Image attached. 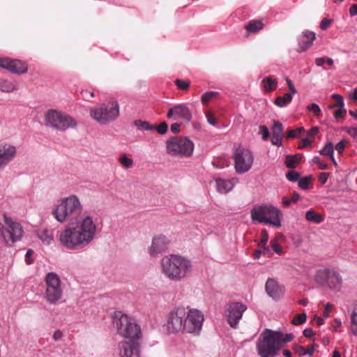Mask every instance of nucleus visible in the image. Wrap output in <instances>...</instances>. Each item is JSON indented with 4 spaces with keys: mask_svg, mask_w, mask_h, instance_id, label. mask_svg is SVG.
<instances>
[{
    "mask_svg": "<svg viewBox=\"0 0 357 357\" xmlns=\"http://www.w3.org/2000/svg\"><path fill=\"white\" fill-rule=\"evenodd\" d=\"M83 206L76 195L60 200L52 211L54 218L60 223L69 220L68 224L60 231L59 242L69 250H79L89 246L96 238L98 224L89 214L79 216Z\"/></svg>",
    "mask_w": 357,
    "mask_h": 357,
    "instance_id": "1",
    "label": "nucleus"
},
{
    "mask_svg": "<svg viewBox=\"0 0 357 357\" xmlns=\"http://www.w3.org/2000/svg\"><path fill=\"white\" fill-rule=\"evenodd\" d=\"M294 338L292 333L284 334L280 331L265 329L257 342V354L261 357H275L283 344L291 342Z\"/></svg>",
    "mask_w": 357,
    "mask_h": 357,
    "instance_id": "2",
    "label": "nucleus"
},
{
    "mask_svg": "<svg viewBox=\"0 0 357 357\" xmlns=\"http://www.w3.org/2000/svg\"><path fill=\"white\" fill-rule=\"evenodd\" d=\"M161 273L171 281L179 282L192 272V264L188 257L180 255H169L160 261Z\"/></svg>",
    "mask_w": 357,
    "mask_h": 357,
    "instance_id": "3",
    "label": "nucleus"
},
{
    "mask_svg": "<svg viewBox=\"0 0 357 357\" xmlns=\"http://www.w3.org/2000/svg\"><path fill=\"white\" fill-rule=\"evenodd\" d=\"M251 218L253 221L270 225L275 227L281 226V211L271 204H261L255 206L250 211Z\"/></svg>",
    "mask_w": 357,
    "mask_h": 357,
    "instance_id": "4",
    "label": "nucleus"
},
{
    "mask_svg": "<svg viewBox=\"0 0 357 357\" xmlns=\"http://www.w3.org/2000/svg\"><path fill=\"white\" fill-rule=\"evenodd\" d=\"M114 318L120 335L130 341H137L141 337L140 327L132 318L121 312H115Z\"/></svg>",
    "mask_w": 357,
    "mask_h": 357,
    "instance_id": "5",
    "label": "nucleus"
},
{
    "mask_svg": "<svg viewBox=\"0 0 357 357\" xmlns=\"http://www.w3.org/2000/svg\"><path fill=\"white\" fill-rule=\"evenodd\" d=\"M90 116L101 125H107L115 121L119 116V105L115 100L102 103L90 109Z\"/></svg>",
    "mask_w": 357,
    "mask_h": 357,
    "instance_id": "6",
    "label": "nucleus"
},
{
    "mask_svg": "<svg viewBox=\"0 0 357 357\" xmlns=\"http://www.w3.org/2000/svg\"><path fill=\"white\" fill-rule=\"evenodd\" d=\"M45 124L59 131H66L77 126V122L72 116L56 109H49L46 112Z\"/></svg>",
    "mask_w": 357,
    "mask_h": 357,
    "instance_id": "7",
    "label": "nucleus"
},
{
    "mask_svg": "<svg viewBox=\"0 0 357 357\" xmlns=\"http://www.w3.org/2000/svg\"><path fill=\"white\" fill-rule=\"evenodd\" d=\"M193 150V142L185 137H172L167 142V151L174 156L188 157Z\"/></svg>",
    "mask_w": 357,
    "mask_h": 357,
    "instance_id": "8",
    "label": "nucleus"
},
{
    "mask_svg": "<svg viewBox=\"0 0 357 357\" xmlns=\"http://www.w3.org/2000/svg\"><path fill=\"white\" fill-rule=\"evenodd\" d=\"M4 225L0 228L1 235L6 244L20 241L23 236V229L21 225L7 215H3Z\"/></svg>",
    "mask_w": 357,
    "mask_h": 357,
    "instance_id": "9",
    "label": "nucleus"
},
{
    "mask_svg": "<svg viewBox=\"0 0 357 357\" xmlns=\"http://www.w3.org/2000/svg\"><path fill=\"white\" fill-rule=\"evenodd\" d=\"M232 157L234 160V167L238 174H244L251 169L254 155L250 149L238 146L234 150Z\"/></svg>",
    "mask_w": 357,
    "mask_h": 357,
    "instance_id": "10",
    "label": "nucleus"
},
{
    "mask_svg": "<svg viewBox=\"0 0 357 357\" xmlns=\"http://www.w3.org/2000/svg\"><path fill=\"white\" fill-rule=\"evenodd\" d=\"M45 298L50 303H55L62 296L61 280L54 273H49L45 277Z\"/></svg>",
    "mask_w": 357,
    "mask_h": 357,
    "instance_id": "11",
    "label": "nucleus"
},
{
    "mask_svg": "<svg viewBox=\"0 0 357 357\" xmlns=\"http://www.w3.org/2000/svg\"><path fill=\"white\" fill-rule=\"evenodd\" d=\"M186 310L183 307L174 308L169 314L167 321V329L169 333H176L184 330V321Z\"/></svg>",
    "mask_w": 357,
    "mask_h": 357,
    "instance_id": "12",
    "label": "nucleus"
},
{
    "mask_svg": "<svg viewBox=\"0 0 357 357\" xmlns=\"http://www.w3.org/2000/svg\"><path fill=\"white\" fill-rule=\"evenodd\" d=\"M247 306L241 302H231L227 305L225 316L227 323L233 328H237Z\"/></svg>",
    "mask_w": 357,
    "mask_h": 357,
    "instance_id": "13",
    "label": "nucleus"
},
{
    "mask_svg": "<svg viewBox=\"0 0 357 357\" xmlns=\"http://www.w3.org/2000/svg\"><path fill=\"white\" fill-rule=\"evenodd\" d=\"M204 315L198 310H190L186 312L184 321V331L188 333H197L202 326Z\"/></svg>",
    "mask_w": 357,
    "mask_h": 357,
    "instance_id": "14",
    "label": "nucleus"
},
{
    "mask_svg": "<svg viewBox=\"0 0 357 357\" xmlns=\"http://www.w3.org/2000/svg\"><path fill=\"white\" fill-rule=\"evenodd\" d=\"M120 357H141L138 341H121L119 343Z\"/></svg>",
    "mask_w": 357,
    "mask_h": 357,
    "instance_id": "15",
    "label": "nucleus"
},
{
    "mask_svg": "<svg viewBox=\"0 0 357 357\" xmlns=\"http://www.w3.org/2000/svg\"><path fill=\"white\" fill-rule=\"evenodd\" d=\"M17 153L16 147L8 143L0 144V169L5 168L12 162Z\"/></svg>",
    "mask_w": 357,
    "mask_h": 357,
    "instance_id": "16",
    "label": "nucleus"
},
{
    "mask_svg": "<svg viewBox=\"0 0 357 357\" xmlns=\"http://www.w3.org/2000/svg\"><path fill=\"white\" fill-rule=\"evenodd\" d=\"M167 116L169 119L182 120L185 122H189L191 120L192 114L186 105L180 104L169 109Z\"/></svg>",
    "mask_w": 357,
    "mask_h": 357,
    "instance_id": "17",
    "label": "nucleus"
},
{
    "mask_svg": "<svg viewBox=\"0 0 357 357\" xmlns=\"http://www.w3.org/2000/svg\"><path fill=\"white\" fill-rule=\"evenodd\" d=\"M169 240L164 235H159L153 238L151 245L148 252L151 257H156L166 251L169 245Z\"/></svg>",
    "mask_w": 357,
    "mask_h": 357,
    "instance_id": "18",
    "label": "nucleus"
},
{
    "mask_svg": "<svg viewBox=\"0 0 357 357\" xmlns=\"http://www.w3.org/2000/svg\"><path fill=\"white\" fill-rule=\"evenodd\" d=\"M266 291L274 300L280 299L284 294V288L280 286L276 280L268 278L266 282Z\"/></svg>",
    "mask_w": 357,
    "mask_h": 357,
    "instance_id": "19",
    "label": "nucleus"
},
{
    "mask_svg": "<svg viewBox=\"0 0 357 357\" xmlns=\"http://www.w3.org/2000/svg\"><path fill=\"white\" fill-rule=\"evenodd\" d=\"M316 38L315 33L312 31L306 30L303 31L298 38V52H304L310 48Z\"/></svg>",
    "mask_w": 357,
    "mask_h": 357,
    "instance_id": "20",
    "label": "nucleus"
},
{
    "mask_svg": "<svg viewBox=\"0 0 357 357\" xmlns=\"http://www.w3.org/2000/svg\"><path fill=\"white\" fill-rule=\"evenodd\" d=\"M215 188L217 191L220 194H227L230 192L234 187L235 182L234 179L215 178Z\"/></svg>",
    "mask_w": 357,
    "mask_h": 357,
    "instance_id": "21",
    "label": "nucleus"
},
{
    "mask_svg": "<svg viewBox=\"0 0 357 357\" xmlns=\"http://www.w3.org/2000/svg\"><path fill=\"white\" fill-rule=\"evenodd\" d=\"M333 269L325 268L317 271L314 275V280L317 283L323 287H328L329 278Z\"/></svg>",
    "mask_w": 357,
    "mask_h": 357,
    "instance_id": "22",
    "label": "nucleus"
},
{
    "mask_svg": "<svg viewBox=\"0 0 357 357\" xmlns=\"http://www.w3.org/2000/svg\"><path fill=\"white\" fill-rule=\"evenodd\" d=\"M331 274V275L329 278L328 287L330 288L331 289L337 291L340 289L342 287V278L340 273L333 269Z\"/></svg>",
    "mask_w": 357,
    "mask_h": 357,
    "instance_id": "23",
    "label": "nucleus"
},
{
    "mask_svg": "<svg viewBox=\"0 0 357 357\" xmlns=\"http://www.w3.org/2000/svg\"><path fill=\"white\" fill-rule=\"evenodd\" d=\"M8 70L16 74H24L27 71V65L20 60L12 59Z\"/></svg>",
    "mask_w": 357,
    "mask_h": 357,
    "instance_id": "24",
    "label": "nucleus"
},
{
    "mask_svg": "<svg viewBox=\"0 0 357 357\" xmlns=\"http://www.w3.org/2000/svg\"><path fill=\"white\" fill-rule=\"evenodd\" d=\"M38 238L46 244H50L54 239V234L52 230L46 229H40L38 231Z\"/></svg>",
    "mask_w": 357,
    "mask_h": 357,
    "instance_id": "25",
    "label": "nucleus"
},
{
    "mask_svg": "<svg viewBox=\"0 0 357 357\" xmlns=\"http://www.w3.org/2000/svg\"><path fill=\"white\" fill-rule=\"evenodd\" d=\"M262 84L264 91H272L276 89L278 81L276 79H273L272 77L268 76L262 79Z\"/></svg>",
    "mask_w": 357,
    "mask_h": 357,
    "instance_id": "26",
    "label": "nucleus"
},
{
    "mask_svg": "<svg viewBox=\"0 0 357 357\" xmlns=\"http://www.w3.org/2000/svg\"><path fill=\"white\" fill-rule=\"evenodd\" d=\"M293 349L294 352L299 356H312L314 351V346L310 345L305 348L303 346L296 344L294 346Z\"/></svg>",
    "mask_w": 357,
    "mask_h": 357,
    "instance_id": "27",
    "label": "nucleus"
},
{
    "mask_svg": "<svg viewBox=\"0 0 357 357\" xmlns=\"http://www.w3.org/2000/svg\"><path fill=\"white\" fill-rule=\"evenodd\" d=\"M17 89L16 84L0 78V91L10 93Z\"/></svg>",
    "mask_w": 357,
    "mask_h": 357,
    "instance_id": "28",
    "label": "nucleus"
},
{
    "mask_svg": "<svg viewBox=\"0 0 357 357\" xmlns=\"http://www.w3.org/2000/svg\"><path fill=\"white\" fill-rule=\"evenodd\" d=\"M293 96L292 93H287L283 96H279L275 99V104L280 107H285L291 102Z\"/></svg>",
    "mask_w": 357,
    "mask_h": 357,
    "instance_id": "29",
    "label": "nucleus"
},
{
    "mask_svg": "<svg viewBox=\"0 0 357 357\" xmlns=\"http://www.w3.org/2000/svg\"><path fill=\"white\" fill-rule=\"evenodd\" d=\"M264 27V24L261 20H252L250 21L245 26V29L250 33H256L261 30Z\"/></svg>",
    "mask_w": 357,
    "mask_h": 357,
    "instance_id": "30",
    "label": "nucleus"
},
{
    "mask_svg": "<svg viewBox=\"0 0 357 357\" xmlns=\"http://www.w3.org/2000/svg\"><path fill=\"white\" fill-rule=\"evenodd\" d=\"M302 154H296L295 155H287L285 160V165L288 168H295L296 165L301 161Z\"/></svg>",
    "mask_w": 357,
    "mask_h": 357,
    "instance_id": "31",
    "label": "nucleus"
},
{
    "mask_svg": "<svg viewBox=\"0 0 357 357\" xmlns=\"http://www.w3.org/2000/svg\"><path fill=\"white\" fill-rule=\"evenodd\" d=\"M305 218L309 222L317 224L321 222L324 220L323 217L320 214L315 213L312 210H309L306 212Z\"/></svg>",
    "mask_w": 357,
    "mask_h": 357,
    "instance_id": "32",
    "label": "nucleus"
},
{
    "mask_svg": "<svg viewBox=\"0 0 357 357\" xmlns=\"http://www.w3.org/2000/svg\"><path fill=\"white\" fill-rule=\"evenodd\" d=\"M119 162L121 167L125 169L131 168L134 165V161L132 158L127 156L126 154H123L119 158Z\"/></svg>",
    "mask_w": 357,
    "mask_h": 357,
    "instance_id": "33",
    "label": "nucleus"
},
{
    "mask_svg": "<svg viewBox=\"0 0 357 357\" xmlns=\"http://www.w3.org/2000/svg\"><path fill=\"white\" fill-rule=\"evenodd\" d=\"M134 125L143 130H153L155 128V126L151 125L148 121H144L140 119L135 121Z\"/></svg>",
    "mask_w": 357,
    "mask_h": 357,
    "instance_id": "34",
    "label": "nucleus"
},
{
    "mask_svg": "<svg viewBox=\"0 0 357 357\" xmlns=\"http://www.w3.org/2000/svg\"><path fill=\"white\" fill-rule=\"evenodd\" d=\"M350 329L354 335H357V307L354 309L351 316Z\"/></svg>",
    "mask_w": 357,
    "mask_h": 357,
    "instance_id": "35",
    "label": "nucleus"
},
{
    "mask_svg": "<svg viewBox=\"0 0 357 357\" xmlns=\"http://www.w3.org/2000/svg\"><path fill=\"white\" fill-rule=\"evenodd\" d=\"M334 151V147L332 142L327 143L325 146L319 151V153L321 155L329 156L330 158H333Z\"/></svg>",
    "mask_w": 357,
    "mask_h": 357,
    "instance_id": "36",
    "label": "nucleus"
},
{
    "mask_svg": "<svg viewBox=\"0 0 357 357\" xmlns=\"http://www.w3.org/2000/svg\"><path fill=\"white\" fill-rule=\"evenodd\" d=\"M271 130L272 135L283 136V126L279 121H274Z\"/></svg>",
    "mask_w": 357,
    "mask_h": 357,
    "instance_id": "37",
    "label": "nucleus"
},
{
    "mask_svg": "<svg viewBox=\"0 0 357 357\" xmlns=\"http://www.w3.org/2000/svg\"><path fill=\"white\" fill-rule=\"evenodd\" d=\"M299 195L297 192H294L292 197L290 199H287V197H283L282 204L285 207H288L290 206L291 203H296L299 199Z\"/></svg>",
    "mask_w": 357,
    "mask_h": 357,
    "instance_id": "38",
    "label": "nucleus"
},
{
    "mask_svg": "<svg viewBox=\"0 0 357 357\" xmlns=\"http://www.w3.org/2000/svg\"><path fill=\"white\" fill-rule=\"evenodd\" d=\"M332 98L336 100V104L330 106V108L334 107H344V102L342 96L340 95L334 93L332 95Z\"/></svg>",
    "mask_w": 357,
    "mask_h": 357,
    "instance_id": "39",
    "label": "nucleus"
},
{
    "mask_svg": "<svg viewBox=\"0 0 357 357\" xmlns=\"http://www.w3.org/2000/svg\"><path fill=\"white\" fill-rule=\"evenodd\" d=\"M216 91H208L204 93L202 96V102L204 105L207 104L213 97L218 95Z\"/></svg>",
    "mask_w": 357,
    "mask_h": 357,
    "instance_id": "40",
    "label": "nucleus"
},
{
    "mask_svg": "<svg viewBox=\"0 0 357 357\" xmlns=\"http://www.w3.org/2000/svg\"><path fill=\"white\" fill-rule=\"evenodd\" d=\"M312 179V176H305L298 181V186L303 190H307L309 187L310 182Z\"/></svg>",
    "mask_w": 357,
    "mask_h": 357,
    "instance_id": "41",
    "label": "nucleus"
},
{
    "mask_svg": "<svg viewBox=\"0 0 357 357\" xmlns=\"http://www.w3.org/2000/svg\"><path fill=\"white\" fill-rule=\"evenodd\" d=\"M307 316L305 313L297 314L294 319L292 320L291 323L294 325L298 326L301 325L306 321Z\"/></svg>",
    "mask_w": 357,
    "mask_h": 357,
    "instance_id": "42",
    "label": "nucleus"
},
{
    "mask_svg": "<svg viewBox=\"0 0 357 357\" xmlns=\"http://www.w3.org/2000/svg\"><path fill=\"white\" fill-rule=\"evenodd\" d=\"M307 108L308 111L312 112L316 116H319L321 113L320 107L316 103H312Z\"/></svg>",
    "mask_w": 357,
    "mask_h": 357,
    "instance_id": "43",
    "label": "nucleus"
},
{
    "mask_svg": "<svg viewBox=\"0 0 357 357\" xmlns=\"http://www.w3.org/2000/svg\"><path fill=\"white\" fill-rule=\"evenodd\" d=\"M286 177L289 181L295 182L298 180L300 174L295 171H290L286 174Z\"/></svg>",
    "mask_w": 357,
    "mask_h": 357,
    "instance_id": "44",
    "label": "nucleus"
},
{
    "mask_svg": "<svg viewBox=\"0 0 357 357\" xmlns=\"http://www.w3.org/2000/svg\"><path fill=\"white\" fill-rule=\"evenodd\" d=\"M176 85L177 87L182 90L187 89L190 86V82L183 79H176L175 81Z\"/></svg>",
    "mask_w": 357,
    "mask_h": 357,
    "instance_id": "45",
    "label": "nucleus"
},
{
    "mask_svg": "<svg viewBox=\"0 0 357 357\" xmlns=\"http://www.w3.org/2000/svg\"><path fill=\"white\" fill-rule=\"evenodd\" d=\"M261 241L259 243V245L266 248L265 245L268 240V232L266 229L261 230Z\"/></svg>",
    "mask_w": 357,
    "mask_h": 357,
    "instance_id": "46",
    "label": "nucleus"
},
{
    "mask_svg": "<svg viewBox=\"0 0 357 357\" xmlns=\"http://www.w3.org/2000/svg\"><path fill=\"white\" fill-rule=\"evenodd\" d=\"M344 130L357 141V127H345Z\"/></svg>",
    "mask_w": 357,
    "mask_h": 357,
    "instance_id": "47",
    "label": "nucleus"
},
{
    "mask_svg": "<svg viewBox=\"0 0 357 357\" xmlns=\"http://www.w3.org/2000/svg\"><path fill=\"white\" fill-rule=\"evenodd\" d=\"M11 60L9 58L0 57V67L8 70Z\"/></svg>",
    "mask_w": 357,
    "mask_h": 357,
    "instance_id": "48",
    "label": "nucleus"
},
{
    "mask_svg": "<svg viewBox=\"0 0 357 357\" xmlns=\"http://www.w3.org/2000/svg\"><path fill=\"white\" fill-rule=\"evenodd\" d=\"M312 161L314 163H316L319 165V167L320 169H328V165L326 163L322 162L319 157L314 156L312 159Z\"/></svg>",
    "mask_w": 357,
    "mask_h": 357,
    "instance_id": "49",
    "label": "nucleus"
},
{
    "mask_svg": "<svg viewBox=\"0 0 357 357\" xmlns=\"http://www.w3.org/2000/svg\"><path fill=\"white\" fill-rule=\"evenodd\" d=\"M271 142L273 145L280 146L282 144V136L272 135Z\"/></svg>",
    "mask_w": 357,
    "mask_h": 357,
    "instance_id": "50",
    "label": "nucleus"
},
{
    "mask_svg": "<svg viewBox=\"0 0 357 357\" xmlns=\"http://www.w3.org/2000/svg\"><path fill=\"white\" fill-rule=\"evenodd\" d=\"M259 129L262 135V139L264 141L267 140L269 137V131L268 128L266 126H260Z\"/></svg>",
    "mask_w": 357,
    "mask_h": 357,
    "instance_id": "51",
    "label": "nucleus"
},
{
    "mask_svg": "<svg viewBox=\"0 0 357 357\" xmlns=\"http://www.w3.org/2000/svg\"><path fill=\"white\" fill-rule=\"evenodd\" d=\"M168 129V125L165 122L161 123L157 128L158 132L160 135H164L167 132Z\"/></svg>",
    "mask_w": 357,
    "mask_h": 357,
    "instance_id": "52",
    "label": "nucleus"
},
{
    "mask_svg": "<svg viewBox=\"0 0 357 357\" xmlns=\"http://www.w3.org/2000/svg\"><path fill=\"white\" fill-rule=\"evenodd\" d=\"M347 113V110L344 107H339L334 113V117L337 119L342 118Z\"/></svg>",
    "mask_w": 357,
    "mask_h": 357,
    "instance_id": "53",
    "label": "nucleus"
},
{
    "mask_svg": "<svg viewBox=\"0 0 357 357\" xmlns=\"http://www.w3.org/2000/svg\"><path fill=\"white\" fill-rule=\"evenodd\" d=\"M331 23H332V20H329V19H327V18H324L321 21L320 29L321 30H326V29H327L331 26Z\"/></svg>",
    "mask_w": 357,
    "mask_h": 357,
    "instance_id": "54",
    "label": "nucleus"
},
{
    "mask_svg": "<svg viewBox=\"0 0 357 357\" xmlns=\"http://www.w3.org/2000/svg\"><path fill=\"white\" fill-rule=\"evenodd\" d=\"M206 116L207 119V121L209 124H211L212 126H216V124H217L216 120L211 112H207L206 114Z\"/></svg>",
    "mask_w": 357,
    "mask_h": 357,
    "instance_id": "55",
    "label": "nucleus"
},
{
    "mask_svg": "<svg viewBox=\"0 0 357 357\" xmlns=\"http://www.w3.org/2000/svg\"><path fill=\"white\" fill-rule=\"evenodd\" d=\"M285 79H286L287 84L290 91L289 93H292L293 95L296 94L297 91H296V88L294 86L293 82L288 77H287Z\"/></svg>",
    "mask_w": 357,
    "mask_h": 357,
    "instance_id": "56",
    "label": "nucleus"
},
{
    "mask_svg": "<svg viewBox=\"0 0 357 357\" xmlns=\"http://www.w3.org/2000/svg\"><path fill=\"white\" fill-rule=\"evenodd\" d=\"M272 248L273 250L277 253V254H282V248L280 246V245L275 241H271Z\"/></svg>",
    "mask_w": 357,
    "mask_h": 357,
    "instance_id": "57",
    "label": "nucleus"
},
{
    "mask_svg": "<svg viewBox=\"0 0 357 357\" xmlns=\"http://www.w3.org/2000/svg\"><path fill=\"white\" fill-rule=\"evenodd\" d=\"M311 144V141L309 139L308 137H306L305 139H303L299 144L298 145V148L302 149H304L308 146H310Z\"/></svg>",
    "mask_w": 357,
    "mask_h": 357,
    "instance_id": "58",
    "label": "nucleus"
},
{
    "mask_svg": "<svg viewBox=\"0 0 357 357\" xmlns=\"http://www.w3.org/2000/svg\"><path fill=\"white\" fill-rule=\"evenodd\" d=\"M63 333L61 332V331L60 330H56L54 334H53V337L52 338L54 339V340L55 341H59L61 340V338L63 337Z\"/></svg>",
    "mask_w": 357,
    "mask_h": 357,
    "instance_id": "59",
    "label": "nucleus"
},
{
    "mask_svg": "<svg viewBox=\"0 0 357 357\" xmlns=\"http://www.w3.org/2000/svg\"><path fill=\"white\" fill-rule=\"evenodd\" d=\"M319 128L315 126L312 128L310 130L307 131V137H312L314 135H316L319 132Z\"/></svg>",
    "mask_w": 357,
    "mask_h": 357,
    "instance_id": "60",
    "label": "nucleus"
},
{
    "mask_svg": "<svg viewBox=\"0 0 357 357\" xmlns=\"http://www.w3.org/2000/svg\"><path fill=\"white\" fill-rule=\"evenodd\" d=\"M33 254V251L31 250H29L26 253V255H25V260H26V262L28 264H31L33 263V259H31V255Z\"/></svg>",
    "mask_w": 357,
    "mask_h": 357,
    "instance_id": "61",
    "label": "nucleus"
},
{
    "mask_svg": "<svg viewBox=\"0 0 357 357\" xmlns=\"http://www.w3.org/2000/svg\"><path fill=\"white\" fill-rule=\"evenodd\" d=\"M328 174L326 172H321L320 173L319 176V181L324 184L325 183H326L327 180H328Z\"/></svg>",
    "mask_w": 357,
    "mask_h": 357,
    "instance_id": "62",
    "label": "nucleus"
},
{
    "mask_svg": "<svg viewBox=\"0 0 357 357\" xmlns=\"http://www.w3.org/2000/svg\"><path fill=\"white\" fill-rule=\"evenodd\" d=\"M335 149L341 153L344 149V142L343 140L338 142L335 146Z\"/></svg>",
    "mask_w": 357,
    "mask_h": 357,
    "instance_id": "63",
    "label": "nucleus"
},
{
    "mask_svg": "<svg viewBox=\"0 0 357 357\" xmlns=\"http://www.w3.org/2000/svg\"><path fill=\"white\" fill-rule=\"evenodd\" d=\"M349 14L354 17L357 15V4H353L349 9Z\"/></svg>",
    "mask_w": 357,
    "mask_h": 357,
    "instance_id": "64",
    "label": "nucleus"
}]
</instances>
